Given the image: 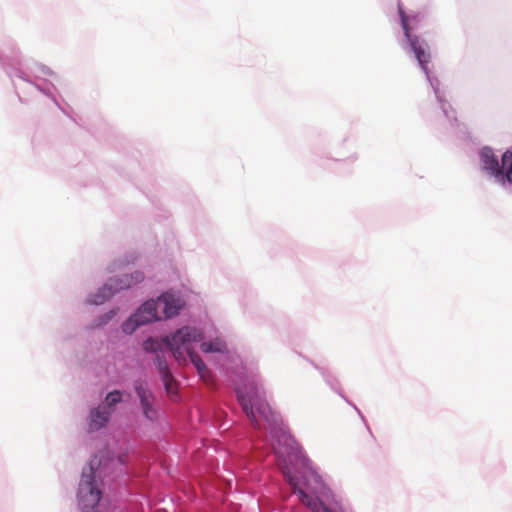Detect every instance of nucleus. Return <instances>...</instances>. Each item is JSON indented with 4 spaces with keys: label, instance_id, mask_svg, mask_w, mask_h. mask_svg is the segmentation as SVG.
Segmentation results:
<instances>
[{
    "label": "nucleus",
    "instance_id": "1",
    "mask_svg": "<svg viewBox=\"0 0 512 512\" xmlns=\"http://www.w3.org/2000/svg\"><path fill=\"white\" fill-rule=\"evenodd\" d=\"M202 339L203 335L200 330L185 326L178 329L171 336H167L162 340L148 339L143 343L145 351L156 353L158 371L165 390L169 395L176 394L177 382L172 376L166 360L162 359L160 355L162 346L169 348L174 358L179 363H185L186 356H188L192 364L197 369L201 379L209 384L211 382V373L200 356L195 353L193 348V343L199 342Z\"/></svg>",
    "mask_w": 512,
    "mask_h": 512
},
{
    "label": "nucleus",
    "instance_id": "5",
    "mask_svg": "<svg viewBox=\"0 0 512 512\" xmlns=\"http://www.w3.org/2000/svg\"><path fill=\"white\" fill-rule=\"evenodd\" d=\"M502 166L494 155L492 149L483 148L481 151V161L484 170L494 176L498 182L504 184L505 180L512 185V152L506 151L502 155Z\"/></svg>",
    "mask_w": 512,
    "mask_h": 512
},
{
    "label": "nucleus",
    "instance_id": "12",
    "mask_svg": "<svg viewBox=\"0 0 512 512\" xmlns=\"http://www.w3.org/2000/svg\"><path fill=\"white\" fill-rule=\"evenodd\" d=\"M200 347L204 353H224L227 351L225 342L220 338H216L214 341L203 342Z\"/></svg>",
    "mask_w": 512,
    "mask_h": 512
},
{
    "label": "nucleus",
    "instance_id": "3",
    "mask_svg": "<svg viewBox=\"0 0 512 512\" xmlns=\"http://www.w3.org/2000/svg\"><path fill=\"white\" fill-rule=\"evenodd\" d=\"M236 393L243 411L253 426H260L254 411V405H256L259 417L269 425L270 431L281 424L280 416L272 411L267 403L260 401V388L255 381L249 382L244 388H238Z\"/></svg>",
    "mask_w": 512,
    "mask_h": 512
},
{
    "label": "nucleus",
    "instance_id": "7",
    "mask_svg": "<svg viewBox=\"0 0 512 512\" xmlns=\"http://www.w3.org/2000/svg\"><path fill=\"white\" fill-rule=\"evenodd\" d=\"M400 17H401L402 28L404 30V35H405L407 41L409 42L411 49L413 50L419 65L421 66V68L423 70L426 71V69H427L426 66L430 61V54L426 49L427 45L423 41H420V39L417 36L411 35L407 16L405 15V13L402 10H400Z\"/></svg>",
    "mask_w": 512,
    "mask_h": 512
},
{
    "label": "nucleus",
    "instance_id": "11",
    "mask_svg": "<svg viewBox=\"0 0 512 512\" xmlns=\"http://www.w3.org/2000/svg\"><path fill=\"white\" fill-rule=\"evenodd\" d=\"M110 411L105 407L94 408L90 412L89 427L91 430H98L105 426L110 417Z\"/></svg>",
    "mask_w": 512,
    "mask_h": 512
},
{
    "label": "nucleus",
    "instance_id": "8",
    "mask_svg": "<svg viewBox=\"0 0 512 512\" xmlns=\"http://www.w3.org/2000/svg\"><path fill=\"white\" fill-rule=\"evenodd\" d=\"M134 389L139 397L144 416L148 420H155L157 418V411L154 408V395L148 389L147 383L142 380H138L134 384Z\"/></svg>",
    "mask_w": 512,
    "mask_h": 512
},
{
    "label": "nucleus",
    "instance_id": "14",
    "mask_svg": "<svg viewBox=\"0 0 512 512\" xmlns=\"http://www.w3.org/2000/svg\"><path fill=\"white\" fill-rule=\"evenodd\" d=\"M121 399H122L121 392L119 390H114L107 394V396L105 398V402L108 407H112V406L116 405L117 403H119L121 401Z\"/></svg>",
    "mask_w": 512,
    "mask_h": 512
},
{
    "label": "nucleus",
    "instance_id": "13",
    "mask_svg": "<svg viewBox=\"0 0 512 512\" xmlns=\"http://www.w3.org/2000/svg\"><path fill=\"white\" fill-rule=\"evenodd\" d=\"M137 315L134 314L127 321H125L122 325V329L126 334H132L138 326L144 325V323H140L137 321Z\"/></svg>",
    "mask_w": 512,
    "mask_h": 512
},
{
    "label": "nucleus",
    "instance_id": "2",
    "mask_svg": "<svg viewBox=\"0 0 512 512\" xmlns=\"http://www.w3.org/2000/svg\"><path fill=\"white\" fill-rule=\"evenodd\" d=\"M270 433L274 439L272 446L278 459V466L293 492L298 494L300 502L313 512H344L341 509L334 510L326 506L317 497L309 493L310 474L301 473L298 475V473L294 474L292 472L289 464L297 457V444L293 437L281 427V424L276 429H272Z\"/></svg>",
    "mask_w": 512,
    "mask_h": 512
},
{
    "label": "nucleus",
    "instance_id": "9",
    "mask_svg": "<svg viewBox=\"0 0 512 512\" xmlns=\"http://www.w3.org/2000/svg\"><path fill=\"white\" fill-rule=\"evenodd\" d=\"M156 302L158 309L162 311L165 318H171L177 315L181 307L180 299L170 293H164Z\"/></svg>",
    "mask_w": 512,
    "mask_h": 512
},
{
    "label": "nucleus",
    "instance_id": "4",
    "mask_svg": "<svg viewBox=\"0 0 512 512\" xmlns=\"http://www.w3.org/2000/svg\"><path fill=\"white\" fill-rule=\"evenodd\" d=\"M98 465L96 458L91 459L88 466L82 471V476L78 489L79 506L83 512H92L99 504L101 491L96 485L95 470Z\"/></svg>",
    "mask_w": 512,
    "mask_h": 512
},
{
    "label": "nucleus",
    "instance_id": "15",
    "mask_svg": "<svg viewBox=\"0 0 512 512\" xmlns=\"http://www.w3.org/2000/svg\"><path fill=\"white\" fill-rule=\"evenodd\" d=\"M113 316H114V312L113 311H110L109 313L104 315L102 320H101V322H100V325L106 324Z\"/></svg>",
    "mask_w": 512,
    "mask_h": 512
},
{
    "label": "nucleus",
    "instance_id": "10",
    "mask_svg": "<svg viewBox=\"0 0 512 512\" xmlns=\"http://www.w3.org/2000/svg\"><path fill=\"white\" fill-rule=\"evenodd\" d=\"M137 315V321L140 323H150L155 320H160L162 318L159 315V309L157 306V302L154 300L146 301L135 313Z\"/></svg>",
    "mask_w": 512,
    "mask_h": 512
},
{
    "label": "nucleus",
    "instance_id": "6",
    "mask_svg": "<svg viewBox=\"0 0 512 512\" xmlns=\"http://www.w3.org/2000/svg\"><path fill=\"white\" fill-rule=\"evenodd\" d=\"M144 279V275L140 271H136L132 274H125L120 278L113 279L109 284L104 285V287L100 290V295H95V297L91 300L92 303L98 305L102 304L106 299L111 297L115 292L127 289L132 287L133 285L141 282Z\"/></svg>",
    "mask_w": 512,
    "mask_h": 512
}]
</instances>
